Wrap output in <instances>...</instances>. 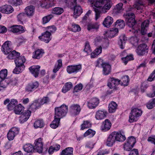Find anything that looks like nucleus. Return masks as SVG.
Masks as SVG:
<instances>
[{
    "label": "nucleus",
    "instance_id": "c03bdc74",
    "mask_svg": "<svg viewBox=\"0 0 155 155\" xmlns=\"http://www.w3.org/2000/svg\"><path fill=\"white\" fill-rule=\"evenodd\" d=\"M122 60L123 62L125 64H126L128 61L133 60L134 59L133 55L132 54L129 55H127L126 57L122 58Z\"/></svg>",
    "mask_w": 155,
    "mask_h": 155
},
{
    "label": "nucleus",
    "instance_id": "b1692460",
    "mask_svg": "<svg viewBox=\"0 0 155 155\" xmlns=\"http://www.w3.org/2000/svg\"><path fill=\"white\" fill-rule=\"evenodd\" d=\"M82 12V9L80 5H75L74 9V17L75 18H77L81 15Z\"/></svg>",
    "mask_w": 155,
    "mask_h": 155
},
{
    "label": "nucleus",
    "instance_id": "c9c22d12",
    "mask_svg": "<svg viewBox=\"0 0 155 155\" xmlns=\"http://www.w3.org/2000/svg\"><path fill=\"white\" fill-rule=\"evenodd\" d=\"M24 150L28 153L32 152L34 151V147L30 144H26L23 147Z\"/></svg>",
    "mask_w": 155,
    "mask_h": 155
},
{
    "label": "nucleus",
    "instance_id": "cd10ccee",
    "mask_svg": "<svg viewBox=\"0 0 155 155\" xmlns=\"http://www.w3.org/2000/svg\"><path fill=\"white\" fill-rule=\"evenodd\" d=\"M115 133V137L116 141L119 142H123L126 139V137L124 135H123L120 133L116 132H114Z\"/></svg>",
    "mask_w": 155,
    "mask_h": 155
},
{
    "label": "nucleus",
    "instance_id": "f3484780",
    "mask_svg": "<svg viewBox=\"0 0 155 155\" xmlns=\"http://www.w3.org/2000/svg\"><path fill=\"white\" fill-rule=\"evenodd\" d=\"M14 11L12 7L9 5H5L0 8V11L2 13L10 14Z\"/></svg>",
    "mask_w": 155,
    "mask_h": 155
},
{
    "label": "nucleus",
    "instance_id": "0eeeda50",
    "mask_svg": "<svg viewBox=\"0 0 155 155\" xmlns=\"http://www.w3.org/2000/svg\"><path fill=\"white\" fill-rule=\"evenodd\" d=\"M50 2H48V0H41L40 1L39 4L42 8H48L54 5L56 2L55 0H49Z\"/></svg>",
    "mask_w": 155,
    "mask_h": 155
},
{
    "label": "nucleus",
    "instance_id": "a18cd8bd",
    "mask_svg": "<svg viewBox=\"0 0 155 155\" xmlns=\"http://www.w3.org/2000/svg\"><path fill=\"white\" fill-rule=\"evenodd\" d=\"M44 52L41 50H38L35 52L33 57L34 58L39 59L42 56Z\"/></svg>",
    "mask_w": 155,
    "mask_h": 155
},
{
    "label": "nucleus",
    "instance_id": "bb28decb",
    "mask_svg": "<svg viewBox=\"0 0 155 155\" xmlns=\"http://www.w3.org/2000/svg\"><path fill=\"white\" fill-rule=\"evenodd\" d=\"M107 114L106 112L99 110L97 112L95 117L97 120H102L106 117Z\"/></svg>",
    "mask_w": 155,
    "mask_h": 155
},
{
    "label": "nucleus",
    "instance_id": "49530a36",
    "mask_svg": "<svg viewBox=\"0 0 155 155\" xmlns=\"http://www.w3.org/2000/svg\"><path fill=\"white\" fill-rule=\"evenodd\" d=\"M26 18V14L24 13H20L17 16L18 21L21 23H22L23 21L25 20Z\"/></svg>",
    "mask_w": 155,
    "mask_h": 155
},
{
    "label": "nucleus",
    "instance_id": "603ef678",
    "mask_svg": "<svg viewBox=\"0 0 155 155\" xmlns=\"http://www.w3.org/2000/svg\"><path fill=\"white\" fill-rule=\"evenodd\" d=\"M148 109H151L155 106V98H153L151 101H150L146 104Z\"/></svg>",
    "mask_w": 155,
    "mask_h": 155
},
{
    "label": "nucleus",
    "instance_id": "79ce46f5",
    "mask_svg": "<svg viewBox=\"0 0 155 155\" xmlns=\"http://www.w3.org/2000/svg\"><path fill=\"white\" fill-rule=\"evenodd\" d=\"M111 7V4L110 2H109L103 6L101 9V13H105L107 12V10L110 9Z\"/></svg>",
    "mask_w": 155,
    "mask_h": 155
},
{
    "label": "nucleus",
    "instance_id": "9d476101",
    "mask_svg": "<svg viewBox=\"0 0 155 155\" xmlns=\"http://www.w3.org/2000/svg\"><path fill=\"white\" fill-rule=\"evenodd\" d=\"M11 42L9 41H5L2 46V50L5 54H8L11 52L12 49L10 48Z\"/></svg>",
    "mask_w": 155,
    "mask_h": 155
},
{
    "label": "nucleus",
    "instance_id": "ddd939ff",
    "mask_svg": "<svg viewBox=\"0 0 155 155\" xmlns=\"http://www.w3.org/2000/svg\"><path fill=\"white\" fill-rule=\"evenodd\" d=\"M35 143L34 148L36 149L37 152L39 153H42L43 148V145L42 139L41 138H38L35 140Z\"/></svg>",
    "mask_w": 155,
    "mask_h": 155
},
{
    "label": "nucleus",
    "instance_id": "e2e57ef3",
    "mask_svg": "<svg viewBox=\"0 0 155 155\" xmlns=\"http://www.w3.org/2000/svg\"><path fill=\"white\" fill-rule=\"evenodd\" d=\"M8 84H11L12 85H15L17 83L18 80L16 78L8 79L6 81Z\"/></svg>",
    "mask_w": 155,
    "mask_h": 155
},
{
    "label": "nucleus",
    "instance_id": "dca6fc26",
    "mask_svg": "<svg viewBox=\"0 0 155 155\" xmlns=\"http://www.w3.org/2000/svg\"><path fill=\"white\" fill-rule=\"evenodd\" d=\"M103 68V74L107 75L110 74L111 71V66L108 64L103 62L101 64Z\"/></svg>",
    "mask_w": 155,
    "mask_h": 155
},
{
    "label": "nucleus",
    "instance_id": "a19ab883",
    "mask_svg": "<svg viewBox=\"0 0 155 155\" xmlns=\"http://www.w3.org/2000/svg\"><path fill=\"white\" fill-rule=\"evenodd\" d=\"M44 125V123L42 120H36L34 123V126L35 128H41Z\"/></svg>",
    "mask_w": 155,
    "mask_h": 155
},
{
    "label": "nucleus",
    "instance_id": "f03ea898",
    "mask_svg": "<svg viewBox=\"0 0 155 155\" xmlns=\"http://www.w3.org/2000/svg\"><path fill=\"white\" fill-rule=\"evenodd\" d=\"M134 12L129 11L124 15L123 16L125 18L127 25L132 30H134L137 21L135 19V16Z\"/></svg>",
    "mask_w": 155,
    "mask_h": 155
},
{
    "label": "nucleus",
    "instance_id": "5fc2aeb1",
    "mask_svg": "<svg viewBox=\"0 0 155 155\" xmlns=\"http://www.w3.org/2000/svg\"><path fill=\"white\" fill-rule=\"evenodd\" d=\"M38 101L35 100V102L32 103L31 105L30 106L29 108V109L32 111H34L36 110V108H37V107H39V105L38 104Z\"/></svg>",
    "mask_w": 155,
    "mask_h": 155
},
{
    "label": "nucleus",
    "instance_id": "6e6d98bb",
    "mask_svg": "<svg viewBox=\"0 0 155 155\" xmlns=\"http://www.w3.org/2000/svg\"><path fill=\"white\" fill-rule=\"evenodd\" d=\"M9 2L12 5L15 6L19 5L22 2V0H10Z\"/></svg>",
    "mask_w": 155,
    "mask_h": 155
},
{
    "label": "nucleus",
    "instance_id": "774afa93",
    "mask_svg": "<svg viewBox=\"0 0 155 155\" xmlns=\"http://www.w3.org/2000/svg\"><path fill=\"white\" fill-rule=\"evenodd\" d=\"M155 79V70L153 71L148 77L147 80L149 81H151Z\"/></svg>",
    "mask_w": 155,
    "mask_h": 155
},
{
    "label": "nucleus",
    "instance_id": "7c9ffc66",
    "mask_svg": "<svg viewBox=\"0 0 155 155\" xmlns=\"http://www.w3.org/2000/svg\"><path fill=\"white\" fill-rule=\"evenodd\" d=\"M18 104L17 101L14 99L11 100V102L8 105V108L9 110L15 109Z\"/></svg>",
    "mask_w": 155,
    "mask_h": 155
},
{
    "label": "nucleus",
    "instance_id": "20e7f679",
    "mask_svg": "<svg viewBox=\"0 0 155 155\" xmlns=\"http://www.w3.org/2000/svg\"><path fill=\"white\" fill-rule=\"evenodd\" d=\"M120 81L118 79L110 78L108 81L107 86L110 89H117V86L119 84Z\"/></svg>",
    "mask_w": 155,
    "mask_h": 155
},
{
    "label": "nucleus",
    "instance_id": "2f4dec72",
    "mask_svg": "<svg viewBox=\"0 0 155 155\" xmlns=\"http://www.w3.org/2000/svg\"><path fill=\"white\" fill-rule=\"evenodd\" d=\"M117 105L115 102L114 101L111 102L109 105V112L110 113L114 112L117 108Z\"/></svg>",
    "mask_w": 155,
    "mask_h": 155
},
{
    "label": "nucleus",
    "instance_id": "6ab92c4d",
    "mask_svg": "<svg viewBox=\"0 0 155 155\" xmlns=\"http://www.w3.org/2000/svg\"><path fill=\"white\" fill-rule=\"evenodd\" d=\"M99 103V100L98 99L94 98L88 102L87 105L90 108L93 109L98 105Z\"/></svg>",
    "mask_w": 155,
    "mask_h": 155
},
{
    "label": "nucleus",
    "instance_id": "ea45409f",
    "mask_svg": "<svg viewBox=\"0 0 155 155\" xmlns=\"http://www.w3.org/2000/svg\"><path fill=\"white\" fill-rule=\"evenodd\" d=\"M37 101H38L39 102H38L39 106H41L45 104H46L49 102V99L48 97H44L40 99H38Z\"/></svg>",
    "mask_w": 155,
    "mask_h": 155
},
{
    "label": "nucleus",
    "instance_id": "13d9d810",
    "mask_svg": "<svg viewBox=\"0 0 155 155\" xmlns=\"http://www.w3.org/2000/svg\"><path fill=\"white\" fill-rule=\"evenodd\" d=\"M84 51L87 54L91 53V48L88 42H86L85 48L84 49Z\"/></svg>",
    "mask_w": 155,
    "mask_h": 155
},
{
    "label": "nucleus",
    "instance_id": "4d7b16f0",
    "mask_svg": "<svg viewBox=\"0 0 155 155\" xmlns=\"http://www.w3.org/2000/svg\"><path fill=\"white\" fill-rule=\"evenodd\" d=\"M127 143H128L133 146H134L136 143V139L133 136H131L128 137Z\"/></svg>",
    "mask_w": 155,
    "mask_h": 155
},
{
    "label": "nucleus",
    "instance_id": "8fccbe9b",
    "mask_svg": "<svg viewBox=\"0 0 155 155\" xmlns=\"http://www.w3.org/2000/svg\"><path fill=\"white\" fill-rule=\"evenodd\" d=\"M91 126V124L88 121H84L83 123L81 125V129L83 130L85 128L90 127Z\"/></svg>",
    "mask_w": 155,
    "mask_h": 155
},
{
    "label": "nucleus",
    "instance_id": "7ed1b4c3",
    "mask_svg": "<svg viewBox=\"0 0 155 155\" xmlns=\"http://www.w3.org/2000/svg\"><path fill=\"white\" fill-rule=\"evenodd\" d=\"M68 111V107L63 104L60 107L55 108L54 117L60 120V119L65 116Z\"/></svg>",
    "mask_w": 155,
    "mask_h": 155
},
{
    "label": "nucleus",
    "instance_id": "052dcab7",
    "mask_svg": "<svg viewBox=\"0 0 155 155\" xmlns=\"http://www.w3.org/2000/svg\"><path fill=\"white\" fill-rule=\"evenodd\" d=\"M53 17L52 15H50L44 17L43 18V23L45 24L48 22Z\"/></svg>",
    "mask_w": 155,
    "mask_h": 155
},
{
    "label": "nucleus",
    "instance_id": "680f3d73",
    "mask_svg": "<svg viewBox=\"0 0 155 155\" xmlns=\"http://www.w3.org/2000/svg\"><path fill=\"white\" fill-rule=\"evenodd\" d=\"M24 68H22L21 66L19 65L18 66L16 65V67L15 69L13 71V73L15 74H18L21 72Z\"/></svg>",
    "mask_w": 155,
    "mask_h": 155
},
{
    "label": "nucleus",
    "instance_id": "2eb2a0df",
    "mask_svg": "<svg viewBox=\"0 0 155 155\" xmlns=\"http://www.w3.org/2000/svg\"><path fill=\"white\" fill-rule=\"evenodd\" d=\"M31 113V110H28L21 114L19 119L20 122L23 123L26 121L30 117Z\"/></svg>",
    "mask_w": 155,
    "mask_h": 155
},
{
    "label": "nucleus",
    "instance_id": "f704fd0d",
    "mask_svg": "<svg viewBox=\"0 0 155 155\" xmlns=\"http://www.w3.org/2000/svg\"><path fill=\"white\" fill-rule=\"evenodd\" d=\"M73 149L71 147L66 148L62 150L61 155H73Z\"/></svg>",
    "mask_w": 155,
    "mask_h": 155
},
{
    "label": "nucleus",
    "instance_id": "423d86ee",
    "mask_svg": "<svg viewBox=\"0 0 155 155\" xmlns=\"http://www.w3.org/2000/svg\"><path fill=\"white\" fill-rule=\"evenodd\" d=\"M81 64L70 65L67 67V70L69 74L77 73L81 69Z\"/></svg>",
    "mask_w": 155,
    "mask_h": 155
},
{
    "label": "nucleus",
    "instance_id": "4c0bfd02",
    "mask_svg": "<svg viewBox=\"0 0 155 155\" xmlns=\"http://www.w3.org/2000/svg\"><path fill=\"white\" fill-rule=\"evenodd\" d=\"M123 4L122 3H120L116 6V8L114 9V12L116 14L121 13L122 12L123 9L122 8Z\"/></svg>",
    "mask_w": 155,
    "mask_h": 155
},
{
    "label": "nucleus",
    "instance_id": "a878e982",
    "mask_svg": "<svg viewBox=\"0 0 155 155\" xmlns=\"http://www.w3.org/2000/svg\"><path fill=\"white\" fill-rule=\"evenodd\" d=\"M111 125V123L110 121L107 119H106L103 122L102 130L105 131L108 130L110 129Z\"/></svg>",
    "mask_w": 155,
    "mask_h": 155
},
{
    "label": "nucleus",
    "instance_id": "3c124183",
    "mask_svg": "<svg viewBox=\"0 0 155 155\" xmlns=\"http://www.w3.org/2000/svg\"><path fill=\"white\" fill-rule=\"evenodd\" d=\"M60 120L54 117V120L52 122V124H50V127L52 128L55 129L58 126Z\"/></svg>",
    "mask_w": 155,
    "mask_h": 155
},
{
    "label": "nucleus",
    "instance_id": "69168bd1",
    "mask_svg": "<svg viewBox=\"0 0 155 155\" xmlns=\"http://www.w3.org/2000/svg\"><path fill=\"white\" fill-rule=\"evenodd\" d=\"M137 120V117L135 115H133L131 113H130L129 115V121L130 123H132Z\"/></svg>",
    "mask_w": 155,
    "mask_h": 155
},
{
    "label": "nucleus",
    "instance_id": "72a5a7b5",
    "mask_svg": "<svg viewBox=\"0 0 155 155\" xmlns=\"http://www.w3.org/2000/svg\"><path fill=\"white\" fill-rule=\"evenodd\" d=\"M24 107L20 104L17 105L14 110L15 113L17 114H21L24 110Z\"/></svg>",
    "mask_w": 155,
    "mask_h": 155
},
{
    "label": "nucleus",
    "instance_id": "9b49d317",
    "mask_svg": "<svg viewBox=\"0 0 155 155\" xmlns=\"http://www.w3.org/2000/svg\"><path fill=\"white\" fill-rule=\"evenodd\" d=\"M19 133L18 129L16 127L11 128L7 134V137L8 140H13L15 136L18 134Z\"/></svg>",
    "mask_w": 155,
    "mask_h": 155
},
{
    "label": "nucleus",
    "instance_id": "c756f323",
    "mask_svg": "<svg viewBox=\"0 0 155 155\" xmlns=\"http://www.w3.org/2000/svg\"><path fill=\"white\" fill-rule=\"evenodd\" d=\"M20 55V53L14 50L9 53L7 58L9 59L10 60L16 59Z\"/></svg>",
    "mask_w": 155,
    "mask_h": 155
},
{
    "label": "nucleus",
    "instance_id": "393cba45",
    "mask_svg": "<svg viewBox=\"0 0 155 155\" xmlns=\"http://www.w3.org/2000/svg\"><path fill=\"white\" fill-rule=\"evenodd\" d=\"M127 41V38L125 35H122L119 37V40L118 41V45L121 49L124 48V46Z\"/></svg>",
    "mask_w": 155,
    "mask_h": 155
},
{
    "label": "nucleus",
    "instance_id": "5701e85b",
    "mask_svg": "<svg viewBox=\"0 0 155 155\" xmlns=\"http://www.w3.org/2000/svg\"><path fill=\"white\" fill-rule=\"evenodd\" d=\"M40 67L39 66H32L29 68L31 73L35 77H38Z\"/></svg>",
    "mask_w": 155,
    "mask_h": 155
},
{
    "label": "nucleus",
    "instance_id": "338daca9",
    "mask_svg": "<svg viewBox=\"0 0 155 155\" xmlns=\"http://www.w3.org/2000/svg\"><path fill=\"white\" fill-rule=\"evenodd\" d=\"M82 87L83 86L81 84H79L78 85L75 86L74 89V92H78L79 91L82 89Z\"/></svg>",
    "mask_w": 155,
    "mask_h": 155
},
{
    "label": "nucleus",
    "instance_id": "bf43d9fd",
    "mask_svg": "<svg viewBox=\"0 0 155 155\" xmlns=\"http://www.w3.org/2000/svg\"><path fill=\"white\" fill-rule=\"evenodd\" d=\"M72 30L74 32L79 31L81 30V28L80 26L77 24H72Z\"/></svg>",
    "mask_w": 155,
    "mask_h": 155
},
{
    "label": "nucleus",
    "instance_id": "de8ad7c7",
    "mask_svg": "<svg viewBox=\"0 0 155 155\" xmlns=\"http://www.w3.org/2000/svg\"><path fill=\"white\" fill-rule=\"evenodd\" d=\"M122 84L124 86H127L128 85L129 80L128 75H125L122 77L121 80Z\"/></svg>",
    "mask_w": 155,
    "mask_h": 155
},
{
    "label": "nucleus",
    "instance_id": "412c9836",
    "mask_svg": "<svg viewBox=\"0 0 155 155\" xmlns=\"http://www.w3.org/2000/svg\"><path fill=\"white\" fill-rule=\"evenodd\" d=\"M114 22L113 18L109 16L105 18L103 22V25L106 27L109 28Z\"/></svg>",
    "mask_w": 155,
    "mask_h": 155
},
{
    "label": "nucleus",
    "instance_id": "37998d69",
    "mask_svg": "<svg viewBox=\"0 0 155 155\" xmlns=\"http://www.w3.org/2000/svg\"><path fill=\"white\" fill-rule=\"evenodd\" d=\"M133 115H135L137 117H138L140 116L142 113V111L138 108H134L131 110V112Z\"/></svg>",
    "mask_w": 155,
    "mask_h": 155
},
{
    "label": "nucleus",
    "instance_id": "f8f14e48",
    "mask_svg": "<svg viewBox=\"0 0 155 155\" xmlns=\"http://www.w3.org/2000/svg\"><path fill=\"white\" fill-rule=\"evenodd\" d=\"M81 110L80 106L78 104H73L70 107V112L74 115L78 114Z\"/></svg>",
    "mask_w": 155,
    "mask_h": 155
},
{
    "label": "nucleus",
    "instance_id": "f257e3e1",
    "mask_svg": "<svg viewBox=\"0 0 155 155\" xmlns=\"http://www.w3.org/2000/svg\"><path fill=\"white\" fill-rule=\"evenodd\" d=\"M93 9L95 13V19L97 20L101 16V9L105 3V0H92Z\"/></svg>",
    "mask_w": 155,
    "mask_h": 155
},
{
    "label": "nucleus",
    "instance_id": "09e8293b",
    "mask_svg": "<svg viewBox=\"0 0 155 155\" xmlns=\"http://www.w3.org/2000/svg\"><path fill=\"white\" fill-rule=\"evenodd\" d=\"M116 25H117V27L120 28H122L125 26V23L124 21L123 20H117L115 22Z\"/></svg>",
    "mask_w": 155,
    "mask_h": 155
},
{
    "label": "nucleus",
    "instance_id": "aec40b11",
    "mask_svg": "<svg viewBox=\"0 0 155 155\" xmlns=\"http://www.w3.org/2000/svg\"><path fill=\"white\" fill-rule=\"evenodd\" d=\"M115 133L114 132H112L109 135L107 139L106 142L107 145L109 147L112 146L115 143Z\"/></svg>",
    "mask_w": 155,
    "mask_h": 155
},
{
    "label": "nucleus",
    "instance_id": "1a4fd4ad",
    "mask_svg": "<svg viewBox=\"0 0 155 155\" xmlns=\"http://www.w3.org/2000/svg\"><path fill=\"white\" fill-rule=\"evenodd\" d=\"M9 30L13 33L19 32L20 33H24L25 31L24 28L20 25H14L9 28Z\"/></svg>",
    "mask_w": 155,
    "mask_h": 155
},
{
    "label": "nucleus",
    "instance_id": "0e129e2a",
    "mask_svg": "<svg viewBox=\"0 0 155 155\" xmlns=\"http://www.w3.org/2000/svg\"><path fill=\"white\" fill-rule=\"evenodd\" d=\"M95 134V132L92 130L91 129H89L84 134V136L85 137L88 135L91 134L92 136H93Z\"/></svg>",
    "mask_w": 155,
    "mask_h": 155
},
{
    "label": "nucleus",
    "instance_id": "4be33fe9",
    "mask_svg": "<svg viewBox=\"0 0 155 155\" xmlns=\"http://www.w3.org/2000/svg\"><path fill=\"white\" fill-rule=\"evenodd\" d=\"M39 86V84L37 81L32 82L29 84L27 86L25 90L28 92H31L32 90L37 88Z\"/></svg>",
    "mask_w": 155,
    "mask_h": 155
},
{
    "label": "nucleus",
    "instance_id": "4468645a",
    "mask_svg": "<svg viewBox=\"0 0 155 155\" xmlns=\"http://www.w3.org/2000/svg\"><path fill=\"white\" fill-rule=\"evenodd\" d=\"M51 35V33L47 31L45 32L42 33L41 36H39L38 38L41 41L48 43L51 40V38H50Z\"/></svg>",
    "mask_w": 155,
    "mask_h": 155
},
{
    "label": "nucleus",
    "instance_id": "c85d7f7f",
    "mask_svg": "<svg viewBox=\"0 0 155 155\" xmlns=\"http://www.w3.org/2000/svg\"><path fill=\"white\" fill-rule=\"evenodd\" d=\"M35 9V7L33 6L30 5L27 6L25 8V12L26 14L28 16H32L34 14Z\"/></svg>",
    "mask_w": 155,
    "mask_h": 155
},
{
    "label": "nucleus",
    "instance_id": "e433bc0d",
    "mask_svg": "<svg viewBox=\"0 0 155 155\" xmlns=\"http://www.w3.org/2000/svg\"><path fill=\"white\" fill-rule=\"evenodd\" d=\"M64 10L63 8L56 7L52 9V12L53 14L60 15L64 12Z\"/></svg>",
    "mask_w": 155,
    "mask_h": 155
},
{
    "label": "nucleus",
    "instance_id": "473e14b6",
    "mask_svg": "<svg viewBox=\"0 0 155 155\" xmlns=\"http://www.w3.org/2000/svg\"><path fill=\"white\" fill-rule=\"evenodd\" d=\"M99 28V25L97 23H89L87 25V29L90 31L92 29L97 30Z\"/></svg>",
    "mask_w": 155,
    "mask_h": 155
},
{
    "label": "nucleus",
    "instance_id": "58836bf2",
    "mask_svg": "<svg viewBox=\"0 0 155 155\" xmlns=\"http://www.w3.org/2000/svg\"><path fill=\"white\" fill-rule=\"evenodd\" d=\"M73 85L71 82L66 83L62 89V91L64 93H65L69 91L72 87Z\"/></svg>",
    "mask_w": 155,
    "mask_h": 155
},
{
    "label": "nucleus",
    "instance_id": "6e6552de",
    "mask_svg": "<svg viewBox=\"0 0 155 155\" xmlns=\"http://www.w3.org/2000/svg\"><path fill=\"white\" fill-rule=\"evenodd\" d=\"M144 4L143 0H137L133 5L135 8L132 7L130 8L129 9V11L134 12L136 11V9L137 10L142 9Z\"/></svg>",
    "mask_w": 155,
    "mask_h": 155
},
{
    "label": "nucleus",
    "instance_id": "a211bd4d",
    "mask_svg": "<svg viewBox=\"0 0 155 155\" xmlns=\"http://www.w3.org/2000/svg\"><path fill=\"white\" fill-rule=\"evenodd\" d=\"M25 61L26 59L25 57L22 56H18L15 60L16 65H17L18 66H21L22 68H25V67L24 64Z\"/></svg>",
    "mask_w": 155,
    "mask_h": 155
},
{
    "label": "nucleus",
    "instance_id": "864d4df0",
    "mask_svg": "<svg viewBox=\"0 0 155 155\" xmlns=\"http://www.w3.org/2000/svg\"><path fill=\"white\" fill-rule=\"evenodd\" d=\"M7 75V70L6 69L2 70L0 71V78L2 80L5 79Z\"/></svg>",
    "mask_w": 155,
    "mask_h": 155
},
{
    "label": "nucleus",
    "instance_id": "39448f33",
    "mask_svg": "<svg viewBox=\"0 0 155 155\" xmlns=\"http://www.w3.org/2000/svg\"><path fill=\"white\" fill-rule=\"evenodd\" d=\"M148 48L145 44H142L139 45L136 49V52L137 54L140 56H142L147 52Z\"/></svg>",
    "mask_w": 155,
    "mask_h": 155
}]
</instances>
